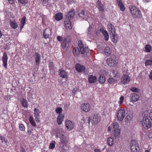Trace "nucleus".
I'll list each match as a JSON object with an SVG mask.
<instances>
[{
  "label": "nucleus",
  "mask_w": 152,
  "mask_h": 152,
  "mask_svg": "<svg viewBox=\"0 0 152 152\" xmlns=\"http://www.w3.org/2000/svg\"><path fill=\"white\" fill-rule=\"evenodd\" d=\"M107 81L110 84H113L117 82V80L113 77H110L108 79Z\"/></svg>",
  "instance_id": "nucleus-29"
},
{
  "label": "nucleus",
  "mask_w": 152,
  "mask_h": 152,
  "mask_svg": "<svg viewBox=\"0 0 152 152\" xmlns=\"http://www.w3.org/2000/svg\"><path fill=\"white\" fill-rule=\"evenodd\" d=\"M96 35H99L100 34L99 31L98 30L96 32Z\"/></svg>",
  "instance_id": "nucleus-63"
},
{
  "label": "nucleus",
  "mask_w": 152,
  "mask_h": 152,
  "mask_svg": "<svg viewBox=\"0 0 152 152\" xmlns=\"http://www.w3.org/2000/svg\"><path fill=\"white\" fill-rule=\"evenodd\" d=\"M10 24L12 27L14 29L16 28L17 27V24L13 21H11Z\"/></svg>",
  "instance_id": "nucleus-42"
},
{
  "label": "nucleus",
  "mask_w": 152,
  "mask_h": 152,
  "mask_svg": "<svg viewBox=\"0 0 152 152\" xmlns=\"http://www.w3.org/2000/svg\"><path fill=\"white\" fill-rule=\"evenodd\" d=\"M62 109L61 107H57L56 110V112L57 113L59 114H61V113H62Z\"/></svg>",
  "instance_id": "nucleus-44"
},
{
  "label": "nucleus",
  "mask_w": 152,
  "mask_h": 152,
  "mask_svg": "<svg viewBox=\"0 0 152 152\" xmlns=\"http://www.w3.org/2000/svg\"><path fill=\"white\" fill-rule=\"evenodd\" d=\"M58 73L59 75L61 77L66 79L67 78V73L65 70L61 69H59L58 70Z\"/></svg>",
  "instance_id": "nucleus-15"
},
{
  "label": "nucleus",
  "mask_w": 152,
  "mask_h": 152,
  "mask_svg": "<svg viewBox=\"0 0 152 152\" xmlns=\"http://www.w3.org/2000/svg\"><path fill=\"white\" fill-rule=\"evenodd\" d=\"M78 15L80 17L82 18L83 19L86 20H87L88 18V16L85 13V11L83 10H82L81 12L78 13Z\"/></svg>",
  "instance_id": "nucleus-17"
},
{
  "label": "nucleus",
  "mask_w": 152,
  "mask_h": 152,
  "mask_svg": "<svg viewBox=\"0 0 152 152\" xmlns=\"http://www.w3.org/2000/svg\"><path fill=\"white\" fill-rule=\"evenodd\" d=\"M97 7L98 9L101 12H103L104 10V7L103 5L102 4V3L99 0H98L96 3Z\"/></svg>",
  "instance_id": "nucleus-19"
},
{
  "label": "nucleus",
  "mask_w": 152,
  "mask_h": 152,
  "mask_svg": "<svg viewBox=\"0 0 152 152\" xmlns=\"http://www.w3.org/2000/svg\"><path fill=\"white\" fill-rule=\"evenodd\" d=\"M64 24L66 27L69 30L72 29V26L70 20L65 19Z\"/></svg>",
  "instance_id": "nucleus-20"
},
{
  "label": "nucleus",
  "mask_w": 152,
  "mask_h": 152,
  "mask_svg": "<svg viewBox=\"0 0 152 152\" xmlns=\"http://www.w3.org/2000/svg\"><path fill=\"white\" fill-rule=\"evenodd\" d=\"M107 27L108 28L109 31L110 32L109 33L110 35V37H111V34L115 32V28L114 26L111 23H108L107 24Z\"/></svg>",
  "instance_id": "nucleus-18"
},
{
  "label": "nucleus",
  "mask_w": 152,
  "mask_h": 152,
  "mask_svg": "<svg viewBox=\"0 0 152 152\" xmlns=\"http://www.w3.org/2000/svg\"><path fill=\"white\" fill-rule=\"evenodd\" d=\"M113 129H118V127L119 126L117 122H114L113 124Z\"/></svg>",
  "instance_id": "nucleus-47"
},
{
  "label": "nucleus",
  "mask_w": 152,
  "mask_h": 152,
  "mask_svg": "<svg viewBox=\"0 0 152 152\" xmlns=\"http://www.w3.org/2000/svg\"><path fill=\"white\" fill-rule=\"evenodd\" d=\"M102 34L104 37L105 40L106 41H108L109 39V36L106 30L104 31V32L102 33Z\"/></svg>",
  "instance_id": "nucleus-37"
},
{
  "label": "nucleus",
  "mask_w": 152,
  "mask_h": 152,
  "mask_svg": "<svg viewBox=\"0 0 152 152\" xmlns=\"http://www.w3.org/2000/svg\"><path fill=\"white\" fill-rule=\"evenodd\" d=\"M132 114L131 113H129L125 118L126 121L128 123L132 119Z\"/></svg>",
  "instance_id": "nucleus-33"
},
{
  "label": "nucleus",
  "mask_w": 152,
  "mask_h": 152,
  "mask_svg": "<svg viewBox=\"0 0 152 152\" xmlns=\"http://www.w3.org/2000/svg\"><path fill=\"white\" fill-rule=\"evenodd\" d=\"M60 135H58L57 136L60 137L61 140V142L64 144L66 143L67 142V139L64 136V134L62 133V132H59Z\"/></svg>",
  "instance_id": "nucleus-14"
},
{
  "label": "nucleus",
  "mask_w": 152,
  "mask_h": 152,
  "mask_svg": "<svg viewBox=\"0 0 152 152\" xmlns=\"http://www.w3.org/2000/svg\"><path fill=\"white\" fill-rule=\"evenodd\" d=\"M98 114H94L93 116V118L91 120V122L94 125H96L100 121V119Z\"/></svg>",
  "instance_id": "nucleus-9"
},
{
  "label": "nucleus",
  "mask_w": 152,
  "mask_h": 152,
  "mask_svg": "<svg viewBox=\"0 0 152 152\" xmlns=\"http://www.w3.org/2000/svg\"><path fill=\"white\" fill-rule=\"evenodd\" d=\"M30 123L34 126H36V123L34 121L30 122Z\"/></svg>",
  "instance_id": "nucleus-53"
},
{
  "label": "nucleus",
  "mask_w": 152,
  "mask_h": 152,
  "mask_svg": "<svg viewBox=\"0 0 152 152\" xmlns=\"http://www.w3.org/2000/svg\"><path fill=\"white\" fill-rule=\"evenodd\" d=\"M81 109L84 111L87 112L90 110L91 107L89 104H81Z\"/></svg>",
  "instance_id": "nucleus-13"
},
{
  "label": "nucleus",
  "mask_w": 152,
  "mask_h": 152,
  "mask_svg": "<svg viewBox=\"0 0 152 152\" xmlns=\"http://www.w3.org/2000/svg\"><path fill=\"white\" fill-rule=\"evenodd\" d=\"M152 65V60H147L145 62L146 66Z\"/></svg>",
  "instance_id": "nucleus-45"
},
{
  "label": "nucleus",
  "mask_w": 152,
  "mask_h": 152,
  "mask_svg": "<svg viewBox=\"0 0 152 152\" xmlns=\"http://www.w3.org/2000/svg\"><path fill=\"white\" fill-rule=\"evenodd\" d=\"M94 151L95 152H101L100 150L98 149H95Z\"/></svg>",
  "instance_id": "nucleus-64"
},
{
  "label": "nucleus",
  "mask_w": 152,
  "mask_h": 152,
  "mask_svg": "<svg viewBox=\"0 0 152 152\" xmlns=\"http://www.w3.org/2000/svg\"><path fill=\"white\" fill-rule=\"evenodd\" d=\"M49 67L50 69H53V64L52 62H50L49 64Z\"/></svg>",
  "instance_id": "nucleus-50"
},
{
  "label": "nucleus",
  "mask_w": 152,
  "mask_h": 152,
  "mask_svg": "<svg viewBox=\"0 0 152 152\" xmlns=\"http://www.w3.org/2000/svg\"><path fill=\"white\" fill-rule=\"evenodd\" d=\"M150 0H142L143 2L144 3L148 2Z\"/></svg>",
  "instance_id": "nucleus-60"
},
{
  "label": "nucleus",
  "mask_w": 152,
  "mask_h": 152,
  "mask_svg": "<svg viewBox=\"0 0 152 152\" xmlns=\"http://www.w3.org/2000/svg\"><path fill=\"white\" fill-rule=\"evenodd\" d=\"M64 118V115L63 114H59L57 119V122L58 125H61L63 121Z\"/></svg>",
  "instance_id": "nucleus-21"
},
{
  "label": "nucleus",
  "mask_w": 152,
  "mask_h": 152,
  "mask_svg": "<svg viewBox=\"0 0 152 152\" xmlns=\"http://www.w3.org/2000/svg\"><path fill=\"white\" fill-rule=\"evenodd\" d=\"M111 72L114 77L117 78L119 77V75L118 71L112 70Z\"/></svg>",
  "instance_id": "nucleus-35"
},
{
  "label": "nucleus",
  "mask_w": 152,
  "mask_h": 152,
  "mask_svg": "<svg viewBox=\"0 0 152 152\" xmlns=\"http://www.w3.org/2000/svg\"><path fill=\"white\" fill-rule=\"evenodd\" d=\"M49 31L48 29H45L43 32V35L45 39H47L49 38V34L48 32Z\"/></svg>",
  "instance_id": "nucleus-36"
},
{
  "label": "nucleus",
  "mask_w": 152,
  "mask_h": 152,
  "mask_svg": "<svg viewBox=\"0 0 152 152\" xmlns=\"http://www.w3.org/2000/svg\"><path fill=\"white\" fill-rule=\"evenodd\" d=\"M117 4L119 7L120 10L122 11H124L125 10L124 6L122 3L121 0H116Z\"/></svg>",
  "instance_id": "nucleus-23"
},
{
  "label": "nucleus",
  "mask_w": 152,
  "mask_h": 152,
  "mask_svg": "<svg viewBox=\"0 0 152 152\" xmlns=\"http://www.w3.org/2000/svg\"><path fill=\"white\" fill-rule=\"evenodd\" d=\"M130 149L132 152H139V144L136 141L133 140L131 141L130 143Z\"/></svg>",
  "instance_id": "nucleus-4"
},
{
  "label": "nucleus",
  "mask_w": 152,
  "mask_h": 152,
  "mask_svg": "<svg viewBox=\"0 0 152 152\" xmlns=\"http://www.w3.org/2000/svg\"><path fill=\"white\" fill-rule=\"evenodd\" d=\"M76 70L78 72H81L84 71L85 67L84 66H81L79 64H77L75 66Z\"/></svg>",
  "instance_id": "nucleus-16"
},
{
  "label": "nucleus",
  "mask_w": 152,
  "mask_h": 152,
  "mask_svg": "<svg viewBox=\"0 0 152 152\" xmlns=\"http://www.w3.org/2000/svg\"><path fill=\"white\" fill-rule=\"evenodd\" d=\"M86 119H87V120L88 121V123L89 125H90V123L91 121V118L90 117H88L86 118Z\"/></svg>",
  "instance_id": "nucleus-55"
},
{
  "label": "nucleus",
  "mask_w": 152,
  "mask_h": 152,
  "mask_svg": "<svg viewBox=\"0 0 152 152\" xmlns=\"http://www.w3.org/2000/svg\"><path fill=\"white\" fill-rule=\"evenodd\" d=\"M149 117L151 120L152 121V112L150 113L149 114Z\"/></svg>",
  "instance_id": "nucleus-61"
},
{
  "label": "nucleus",
  "mask_w": 152,
  "mask_h": 152,
  "mask_svg": "<svg viewBox=\"0 0 152 152\" xmlns=\"http://www.w3.org/2000/svg\"><path fill=\"white\" fill-rule=\"evenodd\" d=\"M26 18L25 16H23L21 20L20 21V28L21 29L23 27L24 24L26 23Z\"/></svg>",
  "instance_id": "nucleus-30"
},
{
  "label": "nucleus",
  "mask_w": 152,
  "mask_h": 152,
  "mask_svg": "<svg viewBox=\"0 0 152 152\" xmlns=\"http://www.w3.org/2000/svg\"><path fill=\"white\" fill-rule=\"evenodd\" d=\"M75 11L74 10H70L66 15L65 19L70 20L72 19L74 17Z\"/></svg>",
  "instance_id": "nucleus-8"
},
{
  "label": "nucleus",
  "mask_w": 152,
  "mask_h": 152,
  "mask_svg": "<svg viewBox=\"0 0 152 152\" xmlns=\"http://www.w3.org/2000/svg\"><path fill=\"white\" fill-rule=\"evenodd\" d=\"M67 39H68L65 38L63 40V42L61 43L62 47L64 49L66 48L67 43L68 44H69V43L70 41H69H69L67 42Z\"/></svg>",
  "instance_id": "nucleus-28"
},
{
  "label": "nucleus",
  "mask_w": 152,
  "mask_h": 152,
  "mask_svg": "<svg viewBox=\"0 0 152 152\" xmlns=\"http://www.w3.org/2000/svg\"><path fill=\"white\" fill-rule=\"evenodd\" d=\"M130 12L134 18H140L142 17L140 10L136 7L131 6L129 7Z\"/></svg>",
  "instance_id": "nucleus-2"
},
{
  "label": "nucleus",
  "mask_w": 152,
  "mask_h": 152,
  "mask_svg": "<svg viewBox=\"0 0 152 152\" xmlns=\"http://www.w3.org/2000/svg\"><path fill=\"white\" fill-rule=\"evenodd\" d=\"M112 38V41L114 43H116L118 40V36L115 32L111 34Z\"/></svg>",
  "instance_id": "nucleus-25"
},
{
  "label": "nucleus",
  "mask_w": 152,
  "mask_h": 152,
  "mask_svg": "<svg viewBox=\"0 0 152 152\" xmlns=\"http://www.w3.org/2000/svg\"><path fill=\"white\" fill-rule=\"evenodd\" d=\"M113 130L114 132V137L116 138H119L120 134V130L119 129H115Z\"/></svg>",
  "instance_id": "nucleus-27"
},
{
  "label": "nucleus",
  "mask_w": 152,
  "mask_h": 152,
  "mask_svg": "<svg viewBox=\"0 0 152 152\" xmlns=\"http://www.w3.org/2000/svg\"><path fill=\"white\" fill-rule=\"evenodd\" d=\"M149 77L150 79L152 80V72H151L150 74L149 75Z\"/></svg>",
  "instance_id": "nucleus-59"
},
{
  "label": "nucleus",
  "mask_w": 152,
  "mask_h": 152,
  "mask_svg": "<svg viewBox=\"0 0 152 152\" xmlns=\"http://www.w3.org/2000/svg\"><path fill=\"white\" fill-rule=\"evenodd\" d=\"M98 30L99 31L101 32L102 33L104 32V31H106L102 27H100L99 29H98Z\"/></svg>",
  "instance_id": "nucleus-52"
},
{
  "label": "nucleus",
  "mask_w": 152,
  "mask_h": 152,
  "mask_svg": "<svg viewBox=\"0 0 152 152\" xmlns=\"http://www.w3.org/2000/svg\"><path fill=\"white\" fill-rule=\"evenodd\" d=\"M29 121L30 122L34 121L33 117L32 116H30L29 117Z\"/></svg>",
  "instance_id": "nucleus-56"
},
{
  "label": "nucleus",
  "mask_w": 152,
  "mask_h": 152,
  "mask_svg": "<svg viewBox=\"0 0 152 152\" xmlns=\"http://www.w3.org/2000/svg\"><path fill=\"white\" fill-rule=\"evenodd\" d=\"M21 105L23 107L26 108L28 107L27 102L26 99H23L21 100Z\"/></svg>",
  "instance_id": "nucleus-32"
},
{
  "label": "nucleus",
  "mask_w": 152,
  "mask_h": 152,
  "mask_svg": "<svg viewBox=\"0 0 152 152\" xmlns=\"http://www.w3.org/2000/svg\"><path fill=\"white\" fill-rule=\"evenodd\" d=\"M78 46L79 47L80 50L77 47H75L74 48L73 52L74 56H77L79 54L80 52L82 54L86 55H89L90 54L89 53L88 48L85 46L81 41H79L78 42Z\"/></svg>",
  "instance_id": "nucleus-1"
},
{
  "label": "nucleus",
  "mask_w": 152,
  "mask_h": 152,
  "mask_svg": "<svg viewBox=\"0 0 152 152\" xmlns=\"http://www.w3.org/2000/svg\"><path fill=\"white\" fill-rule=\"evenodd\" d=\"M57 39L59 41H61L62 40V38L60 36H58L57 37Z\"/></svg>",
  "instance_id": "nucleus-54"
},
{
  "label": "nucleus",
  "mask_w": 152,
  "mask_h": 152,
  "mask_svg": "<svg viewBox=\"0 0 152 152\" xmlns=\"http://www.w3.org/2000/svg\"><path fill=\"white\" fill-rule=\"evenodd\" d=\"M66 126L69 130H71L73 129L74 126V124L69 120L66 121Z\"/></svg>",
  "instance_id": "nucleus-10"
},
{
  "label": "nucleus",
  "mask_w": 152,
  "mask_h": 152,
  "mask_svg": "<svg viewBox=\"0 0 152 152\" xmlns=\"http://www.w3.org/2000/svg\"><path fill=\"white\" fill-rule=\"evenodd\" d=\"M91 28H92V27H91V26H89V27L88 29V31L89 32H90V31H91Z\"/></svg>",
  "instance_id": "nucleus-62"
},
{
  "label": "nucleus",
  "mask_w": 152,
  "mask_h": 152,
  "mask_svg": "<svg viewBox=\"0 0 152 152\" xmlns=\"http://www.w3.org/2000/svg\"><path fill=\"white\" fill-rule=\"evenodd\" d=\"M125 116V111L124 110H119L117 113V118L118 120L122 121Z\"/></svg>",
  "instance_id": "nucleus-5"
},
{
  "label": "nucleus",
  "mask_w": 152,
  "mask_h": 152,
  "mask_svg": "<svg viewBox=\"0 0 152 152\" xmlns=\"http://www.w3.org/2000/svg\"><path fill=\"white\" fill-rule=\"evenodd\" d=\"M141 122L143 127L145 129H148L151 127V123L146 115H144Z\"/></svg>",
  "instance_id": "nucleus-3"
},
{
  "label": "nucleus",
  "mask_w": 152,
  "mask_h": 152,
  "mask_svg": "<svg viewBox=\"0 0 152 152\" xmlns=\"http://www.w3.org/2000/svg\"><path fill=\"white\" fill-rule=\"evenodd\" d=\"M0 140L1 141V142L3 143L4 142L6 143V145H7V143L8 142V140L6 137L2 136H0Z\"/></svg>",
  "instance_id": "nucleus-38"
},
{
  "label": "nucleus",
  "mask_w": 152,
  "mask_h": 152,
  "mask_svg": "<svg viewBox=\"0 0 152 152\" xmlns=\"http://www.w3.org/2000/svg\"><path fill=\"white\" fill-rule=\"evenodd\" d=\"M151 48V46L150 45H146L145 47L146 51L147 52H150Z\"/></svg>",
  "instance_id": "nucleus-41"
},
{
  "label": "nucleus",
  "mask_w": 152,
  "mask_h": 152,
  "mask_svg": "<svg viewBox=\"0 0 152 152\" xmlns=\"http://www.w3.org/2000/svg\"><path fill=\"white\" fill-rule=\"evenodd\" d=\"M18 2L20 5H25L28 2V0H18Z\"/></svg>",
  "instance_id": "nucleus-40"
},
{
  "label": "nucleus",
  "mask_w": 152,
  "mask_h": 152,
  "mask_svg": "<svg viewBox=\"0 0 152 152\" xmlns=\"http://www.w3.org/2000/svg\"><path fill=\"white\" fill-rule=\"evenodd\" d=\"M19 128L22 131H24L25 129V127L24 125L22 124L19 125Z\"/></svg>",
  "instance_id": "nucleus-48"
},
{
  "label": "nucleus",
  "mask_w": 152,
  "mask_h": 152,
  "mask_svg": "<svg viewBox=\"0 0 152 152\" xmlns=\"http://www.w3.org/2000/svg\"><path fill=\"white\" fill-rule=\"evenodd\" d=\"M107 62L109 66H113L114 65L115 61L112 58H109L107 59Z\"/></svg>",
  "instance_id": "nucleus-22"
},
{
  "label": "nucleus",
  "mask_w": 152,
  "mask_h": 152,
  "mask_svg": "<svg viewBox=\"0 0 152 152\" xmlns=\"http://www.w3.org/2000/svg\"><path fill=\"white\" fill-rule=\"evenodd\" d=\"M88 80L90 83H95L97 80L96 77L95 76H93L92 75H91L89 76Z\"/></svg>",
  "instance_id": "nucleus-24"
},
{
  "label": "nucleus",
  "mask_w": 152,
  "mask_h": 152,
  "mask_svg": "<svg viewBox=\"0 0 152 152\" xmlns=\"http://www.w3.org/2000/svg\"><path fill=\"white\" fill-rule=\"evenodd\" d=\"M62 15L61 13H56L55 16V19L58 21L62 19Z\"/></svg>",
  "instance_id": "nucleus-31"
},
{
  "label": "nucleus",
  "mask_w": 152,
  "mask_h": 152,
  "mask_svg": "<svg viewBox=\"0 0 152 152\" xmlns=\"http://www.w3.org/2000/svg\"><path fill=\"white\" fill-rule=\"evenodd\" d=\"M130 90L132 92L138 93L139 92L140 90L139 89L137 88L134 87H132L130 88Z\"/></svg>",
  "instance_id": "nucleus-43"
},
{
  "label": "nucleus",
  "mask_w": 152,
  "mask_h": 152,
  "mask_svg": "<svg viewBox=\"0 0 152 152\" xmlns=\"http://www.w3.org/2000/svg\"><path fill=\"white\" fill-rule=\"evenodd\" d=\"M7 54L5 52H4L2 57V59L3 62V65L5 69L7 68Z\"/></svg>",
  "instance_id": "nucleus-6"
},
{
  "label": "nucleus",
  "mask_w": 152,
  "mask_h": 152,
  "mask_svg": "<svg viewBox=\"0 0 152 152\" xmlns=\"http://www.w3.org/2000/svg\"><path fill=\"white\" fill-rule=\"evenodd\" d=\"M105 76L103 74H101L98 80L99 83L101 84H103L105 82Z\"/></svg>",
  "instance_id": "nucleus-26"
},
{
  "label": "nucleus",
  "mask_w": 152,
  "mask_h": 152,
  "mask_svg": "<svg viewBox=\"0 0 152 152\" xmlns=\"http://www.w3.org/2000/svg\"><path fill=\"white\" fill-rule=\"evenodd\" d=\"M130 78L128 75H124L121 78V82L123 84H127L130 81Z\"/></svg>",
  "instance_id": "nucleus-7"
},
{
  "label": "nucleus",
  "mask_w": 152,
  "mask_h": 152,
  "mask_svg": "<svg viewBox=\"0 0 152 152\" xmlns=\"http://www.w3.org/2000/svg\"><path fill=\"white\" fill-rule=\"evenodd\" d=\"M104 52L107 56H109L111 53V50L110 48L108 47H106L104 49Z\"/></svg>",
  "instance_id": "nucleus-34"
},
{
  "label": "nucleus",
  "mask_w": 152,
  "mask_h": 152,
  "mask_svg": "<svg viewBox=\"0 0 152 152\" xmlns=\"http://www.w3.org/2000/svg\"><path fill=\"white\" fill-rule=\"evenodd\" d=\"M8 1L9 2L10 4H13L14 2V0H8Z\"/></svg>",
  "instance_id": "nucleus-57"
},
{
  "label": "nucleus",
  "mask_w": 152,
  "mask_h": 152,
  "mask_svg": "<svg viewBox=\"0 0 152 152\" xmlns=\"http://www.w3.org/2000/svg\"><path fill=\"white\" fill-rule=\"evenodd\" d=\"M34 56L36 64L37 65H39L40 63L41 55L38 53L35 52L34 53Z\"/></svg>",
  "instance_id": "nucleus-11"
},
{
  "label": "nucleus",
  "mask_w": 152,
  "mask_h": 152,
  "mask_svg": "<svg viewBox=\"0 0 152 152\" xmlns=\"http://www.w3.org/2000/svg\"><path fill=\"white\" fill-rule=\"evenodd\" d=\"M34 114L35 116H39V109L37 108H35L34 109Z\"/></svg>",
  "instance_id": "nucleus-46"
},
{
  "label": "nucleus",
  "mask_w": 152,
  "mask_h": 152,
  "mask_svg": "<svg viewBox=\"0 0 152 152\" xmlns=\"http://www.w3.org/2000/svg\"><path fill=\"white\" fill-rule=\"evenodd\" d=\"M55 145L53 143H50L49 146V148L50 149H53L55 147Z\"/></svg>",
  "instance_id": "nucleus-51"
},
{
  "label": "nucleus",
  "mask_w": 152,
  "mask_h": 152,
  "mask_svg": "<svg viewBox=\"0 0 152 152\" xmlns=\"http://www.w3.org/2000/svg\"><path fill=\"white\" fill-rule=\"evenodd\" d=\"M113 139L112 138L109 137L107 139V141L109 145L112 146L113 144Z\"/></svg>",
  "instance_id": "nucleus-39"
},
{
  "label": "nucleus",
  "mask_w": 152,
  "mask_h": 152,
  "mask_svg": "<svg viewBox=\"0 0 152 152\" xmlns=\"http://www.w3.org/2000/svg\"><path fill=\"white\" fill-rule=\"evenodd\" d=\"M43 4H46L48 2V0H41Z\"/></svg>",
  "instance_id": "nucleus-58"
},
{
  "label": "nucleus",
  "mask_w": 152,
  "mask_h": 152,
  "mask_svg": "<svg viewBox=\"0 0 152 152\" xmlns=\"http://www.w3.org/2000/svg\"><path fill=\"white\" fill-rule=\"evenodd\" d=\"M124 99V97L123 96H121L119 99V103L120 105L122 104Z\"/></svg>",
  "instance_id": "nucleus-49"
},
{
  "label": "nucleus",
  "mask_w": 152,
  "mask_h": 152,
  "mask_svg": "<svg viewBox=\"0 0 152 152\" xmlns=\"http://www.w3.org/2000/svg\"><path fill=\"white\" fill-rule=\"evenodd\" d=\"M129 96L130 97L131 101H132V102L137 101L139 98V95L134 93L130 94V96Z\"/></svg>",
  "instance_id": "nucleus-12"
}]
</instances>
